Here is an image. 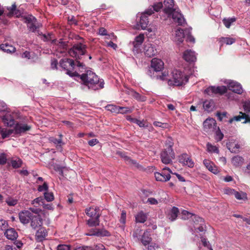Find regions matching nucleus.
<instances>
[{
	"mask_svg": "<svg viewBox=\"0 0 250 250\" xmlns=\"http://www.w3.org/2000/svg\"><path fill=\"white\" fill-rule=\"evenodd\" d=\"M80 77L82 83L89 89L96 90L104 87L103 81L100 80L97 75L91 70H87L85 73L76 76Z\"/></svg>",
	"mask_w": 250,
	"mask_h": 250,
	"instance_id": "1",
	"label": "nucleus"
},
{
	"mask_svg": "<svg viewBox=\"0 0 250 250\" xmlns=\"http://www.w3.org/2000/svg\"><path fill=\"white\" fill-rule=\"evenodd\" d=\"M164 62L160 59L153 58L151 60V66L153 70H149L147 74L151 78H156L157 80L165 81L168 80V73L165 71L161 75H155V73L161 71L164 68Z\"/></svg>",
	"mask_w": 250,
	"mask_h": 250,
	"instance_id": "2",
	"label": "nucleus"
},
{
	"mask_svg": "<svg viewBox=\"0 0 250 250\" xmlns=\"http://www.w3.org/2000/svg\"><path fill=\"white\" fill-rule=\"evenodd\" d=\"M164 12L168 16L172 15L174 21L178 25H182L185 23V19L182 14L176 9H173L174 0H164Z\"/></svg>",
	"mask_w": 250,
	"mask_h": 250,
	"instance_id": "3",
	"label": "nucleus"
},
{
	"mask_svg": "<svg viewBox=\"0 0 250 250\" xmlns=\"http://www.w3.org/2000/svg\"><path fill=\"white\" fill-rule=\"evenodd\" d=\"M87 46L82 42L75 43L72 47L69 49L68 52L69 55L76 58L81 59L82 56L85 55L87 52Z\"/></svg>",
	"mask_w": 250,
	"mask_h": 250,
	"instance_id": "4",
	"label": "nucleus"
},
{
	"mask_svg": "<svg viewBox=\"0 0 250 250\" xmlns=\"http://www.w3.org/2000/svg\"><path fill=\"white\" fill-rule=\"evenodd\" d=\"M172 78L169 79L168 78V84H174L175 85L179 86L185 84L188 82V77L185 75L180 71L178 70H174L172 73Z\"/></svg>",
	"mask_w": 250,
	"mask_h": 250,
	"instance_id": "5",
	"label": "nucleus"
},
{
	"mask_svg": "<svg viewBox=\"0 0 250 250\" xmlns=\"http://www.w3.org/2000/svg\"><path fill=\"white\" fill-rule=\"evenodd\" d=\"M60 66L64 70H66V74L71 77H74L78 75V73L76 72H71L69 69H73L75 67L74 61L70 59L65 58L60 60Z\"/></svg>",
	"mask_w": 250,
	"mask_h": 250,
	"instance_id": "6",
	"label": "nucleus"
},
{
	"mask_svg": "<svg viewBox=\"0 0 250 250\" xmlns=\"http://www.w3.org/2000/svg\"><path fill=\"white\" fill-rule=\"evenodd\" d=\"M25 22L27 24L28 29L32 32H37L38 35H41L38 29L42 26L41 24L37 22V19L32 15H29L25 18Z\"/></svg>",
	"mask_w": 250,
	"mask_h": 250,
	"instance_id": "7",
	"label": "nucleus"
},
{
	"mask_svg": "<svg viewBox=\"0 0 250 250\" xmlns=\"http://www.w3.org/2000/svg\"><path fill=\"white\" fill-rule=\"evenodd\" d=\"M170 173H172L171 170L167 167L163 168L161 172H155L154 176L157 181L167 182L170 179Z\"/></svg>",
	"mask_w": 250,
	"mask_h": 250,
	"instance_id": "8",
	"label": "nucleus"
},
{
	"mask_svg": "<svg viewBox=\"0 0 250 250\" xmlns=\"http://www.w3.org/2000/svg\"><path fill=\"white\" fill-rule=\"evenodd\" d=\"M144 53L147 57H153L157 53L155 45L150 43H145L144 47Z\"/></svg>",
	"mask_w": 250,
	"mask_h": 250,
	"instance_id": "9",
	"label": "nucleus"
},
{
	"mask_svg": "<svg viewBox=\"0 0 250 250\" xmlns=\"http://www.w3.org/2000/svg\"><path fill=\"white\" fill-rule=\"evenodd\" d=\"M225 83L228 85V88L230 90L238 94L242 93V87L241 84L237 82L231 80H227L225 82Z\"/></svg>",
	"mask_w": 250,
	"mask_h": 250,
	"instance_id": "10",
	"label": "nucleus"
},
{
	"mask_svg": "<svg viewBox=\"0 0 250 250\" xmlns=\"http://www.w3.org/2000/svg\"><path fill=\"white\" fill-rule=\"evenodd\" d=\"M153 14V11L151 8H149L143 13L140 17L139 24L142 29H145L148 23V21L147 15H151Z\"/></svg>",
	"mask_w": 250,
	"mask_h": 250,
	"instance_id": "11",
	"label": "nucleus"
},
{
	"mask_svg": "<svg viewBox=\"0 0 250 250\" xmlns=\"http://www.w3.org/2000/svg\"><path fill=\"white\" fill-rule=\"evenodd\" d=\"M33 214L29 210H23L19 213L20 222L23 224H28L32 217Z\"/></svg>",
	"mask_w": 250,
	"mask_h": 250,
	"instance_id": "12",
	"label": "nucleus"
},
{
	"mask_svg": "<svg viewBox=\"0 0 250 250\" xmlns=\"http://www.w3.org/2000/svg\"><path fill=\"white\" fill-rule=\"evenodd\" d=\"M86 214L90 218H100L101 213L100 208L98 207H92L85 209Z\"/></svg>",
	"mask_w": 250,
	"mask_h": 250,
	"instance_id": "13",
	"label": "nucleus"
},
{
	"mask_svg": "<svg viewBox=\"0 0 250 250\" xmlns=\"http://www.w3.org/2000/svg\"><path fill=\"white\" fill-rule=\"evenodd\" d=\"M183 58L187 62H194L196 60V56L193 51L187 50L183 53Z\"/></svg>",
	"mask_w": 250,
	"mask_h": 250,
	"instance_id": "14",
	"label": "nucleus"
},
{
	"mask_svg": "<svg viewBox=\"0 0 250 250\" xmlns=\"http://www.w3.org/2000/svg\"><path fill=\"white\" fill-rule=\"evenodd\" d=\"M145 37L143 34H140L136 37L135 40L132 42L133 46V51L137 52L138 49L143 42Z\"/></svg>",
	"mask_w": 250,
	"mask_h": 250,
	"instance_id": "15",
	"label": "nucleus"
},
{
	"mask_svg": "<svg viewBox=\"0 0 250 250\" xmlns=\"http://www.w3.org/2000/svg\"><path fill=\"white\" fill-rule=\"evenodd\" d=\"M30 221H31V227L33 229H37L39 227L41 226L42 224V219L39 215H34L33 214Z\"/></svg>",
	"mask_w": 250,
	"mask_h": 250,
	"instance_id": "16",
	"label": "nucleus"
},
{
	"mask_svg": "<svg viewBox=\"0 0 250 250\" xmlns=\"http://www.w3.org/2000/svg\"><path fill=\"white\" fill-rule=\"evenodd\" d=\"M240 114L241 115L234 116L233 118L230 119L229 120V123L231 124L234 121H241L243 119L244 120L243 122V123H250V117L248 115L242 112H240Z\"/></svg>",
	"mask_w": 250,
	"mask_h": 250,
	"instance_id": "17",
	"label": "nucleus"
},
{
	"mask_svg": "<svg viewBox=\"0 0 250 250\" xmlns=\"http://www.w3.org/2000/svg\"><path fill=\"white\" fill-rule=\"evenodd\" d=\"M216 125V121L213 118L207 119L203 123L204 130L208 131L214 128Z\"/></svg>",
	"mask_w": 250,
	"mask_h": 250,
	"instance_id": "18",
	"label": "nucleus"
},
{
	"mask_svg": "<svg viewBox=\"0 0 250 250\" xmlns=\"http://www.w3.org/2000/svg\"><path fill=\"white\" fill-rule=\"evenodd\" d=\"M124 161L125 163L130 165L132 167H133L140 170H144L145 168L142 165L139 164L136 161L132 160L130 158V157H124Z\"/></svg>",
	"mask_w": 250,
	"mask_h": 250,
	"instance_id": "19",
	"label": "nucleus"
},
{
	"mask_svg": "<svg viewBox=\"0 0 250 250\" xmlns=\"http://www.w3.org/2000/svg\"><path fill=\"white\" fill-rule=\"evenodd\" d=\"M31 126L26 124H17L15 126V134H20L29 130Z\"/></svg>",
	"mask_w": 250,
	"mask_h": 250,
	"instance_id": "20",
	"label": "nucleus"
},
{
	"mask_svg": "<svg viewBox=\"0 0 250 250\" xmlns=\"http://www.w3.org/2000/svg\"><path fill=\"white\" fill-rule=\"evenodd\" d=\"M4 234L7 239L12 241L15 240L18 236V233L15 229L13 228L7 229Z\"/></svg>",
	"mask_w": 250,
	"mask_h": 250,
	"instance_id": "21",
	"label": "nucleus"
},
{
	"mask_svg": "<svg viewBox=\"0 0 250 250\" xmlns=\"http://www.w3.org/2000/svg\"><path fill=\"white\" fill-rule=\"evenodd\" d=\"M204 164L207 168L214 174H217L218 172L217 167L214 165V163L208 160H204Z\"/></svg>",
	"mask_w": 250,
	"mask_h": 250,
	"instance_id": "22",
	"label": "nucleus"
},
{
	"mask_svg": "<svg viewBox=\"0 0 250 250\" xmlns=\"http://www.w3.org/2000/svg\"><path fill=\"white\" fill-rule=\"evenodd\" d=\"M2 119L4 124L8 126H12L15 125V120L9 113L3 116Z\"/></svg>",
	"mask_w": 250,
	"mask_h": 250,
	"instance_id": "23",
	"label": "nucleus"
},
{
	"mask_svg": "<svg viewBox=\"0 0 250 250\" xmlns=\"http://www.w3.org/2000/svg\"><path fill=\"white\" fill-rule=\"evenodd\" d=\"M185 38V33L183 30L178 28L176 31L175 36L174 37V41L178 43L183 42Z\"/></svg>",
	"mask_w": 250,
	"mask_h": 250,
	"instance_id": "24",
	"label": "nucleus"
},
{
	"mask_svg": "<svg viewBox=\"0 0 250 250\" xmlns=\"http://www.w3.org/2000/svg\"><path fill=\"white\" fill-rule=\"evenodd\" d=\"M228 149L232 153H237L240 148V145L235 143L234 141H229L227 143Z\"/></svg>",
	"mask_w": 250,
	"mask_h": 250,
	"instance_id": "25",
	"label": "nucleus"
},
{
	"mask_svg": "<svg viewBox=\"0 0 250 250\" xmlns=\"http://www.w3.org/2000/svg\"><path fill=\"white\" fill-rule=\"evenodd\" d=\"M179 210L178 208L173 207L167 214V217L171 221H174L179 214Z\"/></svg>",
	"mask_w": 250,
	"mask_h": 250,
	"instance_id": "26",
	"label": "nucleus"
},
{
	"mask_svg": "<svg viewBox=\"0 0 250 250\" xmlns=\"http://www.w3.org/2000/svg\"><path fill=\"white\" fill-rule=\"evenodd\" d=\"M150 234L147 230L145 231L141 237V241L144 246L148 245L151 241Z\"/></svg>",
	"mask_w": 250,
	"mask_h": 250,
	"instance_id": "27",
	"label": "nucleus"
},
{
	"mask_svg": "<svg viewBox=\"0 0 250 250\" xmlns=\"http://www.w3.org/2000/svg\"><path fill=\"white\" fill-rule=\"evenodd\" d=\"M179 161L184 165H187L189 167H193L194 166V161L191 157H181Z\"/></svg>",
	"mask_w": 250,
	"mask_h": 250,
	"instance_id": "28",
	"label": "nucleus"
},
{
	"mask_svg": "<svg viewBox=\"0 0 250 250\" xmlns=\"http://www.w3.org/2000/svg\"><path fill=\"white\" fill-rule=\"evenodd\" d=\"M166 148L165 150L161 153V156H172L174 155V152L172 149V145L170 144L166 145Z\"/></svg>",
	"mask_w": 250,
	"mask_h": 250,
	"instance_id": "29",
	"label": "nucleus"
},
{
	"mask_svg": "<svg viewBox=\"0 0 250 250\" xmlns=\"http://www.w3.org/2000/svg\"><path fill=\"white\" fill-rule=\"evenodd\" d=\"M136 222L143 223L147 219V215L143 211L139 212L135 216Z\"/></svg>",
	"mask_w": 250,
	"mask_h": 250,
	"instance_id": "30",
	"label": "nucleus"
},
{
	"mask_svg": "<svg viewBox=\"0 0 250 250\" xmlns=\"http://www.w3.org/2000/svg\"><path fill=\"white\" fill-rule=\"evenodd\" d=\"M0 49L7 53L14 52L16 50L14 46L7 43L1 44Z\"/></svg>",
	"mask_w": 250,
	"mask_h": 250,
	"instance_id": "31",
	"label": "nucleus"
},
{
	"mask_svg": "<svg viewBox=\"0 0 250 250\" xmlns=\"http://www.w3.org/2000/svg\"><path fill=\"white\" fill-rule=\"evenodd\" d=\"M220 42L221 43V46L224 43L227 45H231L235 42V39L233 38L222 37L220 39Z\"/></svg>",
	"mask_w": 250,
	"mask_h": 250,
	"instance_id": "32",
	"label": "nucleus"
},
{
	"mask_svg": "<svg viewBox=\"0 0 250 250\" xmlns=\"http://www.w3.org/2000/svg\"><path fill=\"white\" fill-rule=\"evenodd\" d=\"M213 107L214 102L212 100H206L203 103V107L207 111H211Z\"/></svg>",
	"mask_w": 250,
	"mask_h": 250,
	"instance_id": "33",
	"label": "nucleus"
},
{
	"mask_svg": "<svg viewBox=\"0 0 250 250\" xmlns=\"http://www.w3.org/2000/svg\"><path fill=\"white\" fill-rule=\"evenodd\" d=\"M99 224V218H91L87 221V224L90 227L98 226Z\"/></svg>",
	"mask_w": 250,
	"mask_h": 250,
	"instance_id": "34",
	"label": "nucleus"
},
{
	"mask_svg": "<svg viewBox=\"0 0 250 250\" xmlns=\"http://www.w3.org/2000/svg\"><path fill=\"white\" fill-rule=\"evenodd\" d=\"M132 96L134 98L139 102H145L147 99L146 96L141 95L139 93L135 91H132Z\"/></svg>",
	"mask_w": 250,
	"mask_h": 250,
	"instance_id": "35",
	"label": "nucleus"
},
{
	"mask_svg": "<svg viewBox=\"0 0 250 250\" xmlns=\"http://www.w3.org/2000/svg\"><path fill=\"white\" fill-rule=\"evenodd\" d=\"M15 134V127L14 129H6L1 130V135L3 138L9 137L12 134Z\"/></svg>",
	"mask_w": 250,
	"mask_h": 250,
	"instance_id": "36",
	"label": "nucleus"
},
{
	"mask_svg": "<svg viewBox=\"0 0 250 250\" xmlns=\"http://www.w3.org/2000/svg\"><path fill=\"white\" fill-rule=\"evenodd\" d=\"M243 157H232L231 162L235 167L240 166L243 163Z\"/></svg>",
	"mask_w": 250,
	"mask_h": 250,
	"instance_id": "37",
	"label": "nucleus"
},
{
	"mask_svg": "<svg viewBox=\"0 0 250 250\" xmlns=\"http://www.w3.org/2000/svg\"><path fill=\"white\" fill-rule=\"evenodd\" d=\"M236 21V18H224L223 20V22L225 26L228 28H229L230 26H231V23L235 22Z\"/></svg>",
	"mask_w": 250,
	"mask_h": 250,
	"instance_id": "38",
	"label": "nucleus"
},
{
	"mask_svg": "<svg viewBox=\"0 0 250 250\" xmlns=\"http://www.w3.org/2000/svg\"><path fill=\"white\" fill-rule=\"evenodd\" d=\"M36 236L40 240H42L46 236V232L44 228L40 229L37 232Z\"/></svg>",
	"mask_w": 250,
	"mask_h": 250,
	"instance_id": "39",
	"label": "nucleus"
},
{
	"mask_svg": "<svg viewBox=\"0 0 250 250\" xmlns=\"http://www.w3.org/2000/svg\"><path fill=\"white\" fill-rule=\"evenodd\" d=\"M59 136H60V139H57L56 138H55L54 137H51L49 139V141L53 143L54 145H56V146H61L62 145H63V143H62V134H60L59 135Z\"/></svg>",
	"mask_w": 250,
	"mask_h": 250,
	"instance_id": "40",
	"label": "nucleus"
},
{
	"mask_svg": "<svg viewBox=\"0 0 250 250\" xmlns=\"http://www.w3.org/2000/svg\"><path fill=\"white\" fill-rule=\"evenodd\" d=\"M7 10H8L9 12L8 13L6 14L9 17H11L13 15L17 14V13L16 12V5L15 3L12 4L11 6L7 7Z\"/></svg>",
	"mask_w": 250,
	"mask_h": 250,
	"instance_id": "41",
	"label": "nucleus"
},
{
	"mask_svg": "<svg viewBox=\"0 0 250 250\" xmlns=\"http://www.w3.org/2000/svg\"><path fill=\"white\" fill-rule=\"evenodd\" d=\"M119 107L120 106L113 104H109L106 106V109L111 111V112L119 113Z\"/></svg>",
	"mask_w": 250,
	"mask_h": 250,
	"instance_id": "42",
	"label": "nucleus"
},
{
	"mask_svg": "<svg viewBox=\"0 0 250 250\" xmlns=\"http://www.w3.org/2000/svg\"><path fill=\"white\" fill-rule=\"evenodd\" d=\"M110 233L104 229H98V232L97 233V236L103 237V236H110Z\"/></svg>",
	"mask_w": 250,
	"mask_h": 250,
	"instance_id": "43",
	"label": "nucleus"
},
{
	"mask_svg": "<svg viewBox=\"0 0 250 250\" xmlns=\"http://www.w3.org/2000/svg\"><path fill=\"white\" fill-rule=\"evenodd\" d=\"M22 163V161L20 159H18V160H12L11 161V166L14 168L20 167L21 166Z\"/></svg>",
	"mask_w": 250,
	"mask_h": 250,
	"instance_id": "44",
	"label": "nucleus"
},
{
	"mask_svg": "<svg viewBox=\"0 0 250 250\" xmlns=\"http://www.w3.org/2000/svg\"><path fill=\"white\" fill-rule=\"evenodd\" d=\"M207 150L208 152L218 153V149L216 146L212 145L210 143H208L207 145Z\"/></svg>",
	"mask_w": 250,
	"mask_h": 250,
	"instance_id": "45",
	"label": "nucleus"
},
{
	"mask_svg": "<svg viewBox=\"0 0 250 250\" xmlns=\"http://www.w3.org/2000/svg\"><path fill=\"white\" fill-rule=\"evenodd\" d=\"M44 199L47 202H51L54 199V195L52 192H45L44 193Z\"/></svg>",
	"mask_w": 250,
	"mask_h": 250,
	"instance_id": "46",
	"label": "nucleus"
},
{
	"mask_svg": "<svg viewBox=\"0 0 250 250\" xmlns=\"http://www.w3.org/2000/svg\"><path fill=\"white\" fill-rule=\"evenodd\" d=\"M205 92L209 95L216 94V87L214 86H209L205 90Z\"/></svg>",
	"mask_w": 250,
	"mask_h": 250,
	"instance_id": "47",
	"label": "nucleus"
},
{
	"mask_svg": "<svg viewBox=\"0 0 250 250\" xmlns=\"http://www.w3.org/2000/svg\"><path fill=\"white\" fill-rule=\"evenodd\" d=\"M58 47L62 48V50H60L61 52H64L65 50H66V46L67 45V43L66 42H63L62 39H61L57 44Z\"/></svg>",
	"mask_w": 250,
	"mask_h": 250,
	"instance_id": "48",
	"label": "nucleus"
},
{
	"mask_svg": "<svg viewBox=\"0 0 250 250\" xmlns=\"http://www.w3.org/2000/svg\"><path fill=\"white\" fill-rule=\"evenodd\" d=\"M216 94H223L227 92V88L225 86L216 87Z\"/></svg>",
	"mask_w": 250,
	"mask_h": 250,
	"instance_id": "49",
	"label": "nucleus"
},
{
	"mask_svg": "<svg viewBox=\"0 0 250 250\" xmlns=\"http://www.w3.org/2000/svg\"><path fill=\"white\" fill-rule=\"evenodd\" d=\"M163 7V4L162 2H159L154 4V5L151 8L152 10L153 11V13H154V11L156 12H158L160 9L162 8Z\"/></svg>",
	"mask_w": 250,
	"mask_h": 250,
	"instance_id": "50",
	"label": "nucleus"
},
{
	"mask_svg": "<svg viewBox=\"0 0 250 250\" xmlns=\"http://www.w3.org/2000/svg\"><path fill=\"white\" fill-rule=\"evenodd\" d=\"M119 113L125 114L127 113H131L132 109L128 107H119Z\"/></svg>",
	"mask_w": 250,
	"mask_h": 250,
	"instance_id": "51",
	"label": "nucleus"
},
{
	"mask_svg": "<svg viewBox=\"0 0 250 250\" xmlns=\"http://www.w3.org/2000/svg\"><path fill=\"white\" fill-rule=\"evenodd\" d=\"M193 219L194 222L196 224H199L200 225H203L204 224V219L198 216H194Z\"/></svg>",
	"mask_w": 250,
	"mask_h": 250,
	"instance_id": "52",
	"label": "nucleus"
},
{
	"mask_svg": "<svg viewBox=\"0 0 250 250\" xmlns=\"http://www.w3.org/2000/svg\"><path fill=\"white\" fill-rule=\"evenodd\" d=\"M6 202L9 206H14L17 204L18 200L13 198H8L6 200Z\"/></svg>",
	"mask_w": 250,
	"mask_h": 250,
	"instance_id": "53",
	"label": "nucleus"
},
{
	"mask_svg": "<svg viewBox=\"0 0 250 250\" xmlns=\"http://www.w3.org/2000/svg\"><path fill=\"white\" fill-rule=\"evenodd\" d=\"M223 134L218 128V130L216 131V140L218 141H220L223 138Z\"/></svg>",
	"mask_w": 250,
	"mask_h": 250,
	"instance_id": "54",
	"label": "nucleus"
},
{
	"mask_svg": "<svg viewBox=\"0 0 250 250\" xmlns=\"http://www.w3.org/2000/svg\"><path fill=\"white\" fill-rule=\"evenodd\" d=\"M8 226L7 222L4 220H0V229L1 230H6Z\"/></svg>",
	"mask_w": 250,
	"mask_h": 250,
	"instance_id": "55",
	"label": "nucleus"
},
{
	"mask_svg": "<svg viewBox=\"0 0 250 250\" xmlns=\"http://www.w3.org/2000/svg\"><path fill=\"white\" fill-rule=\"evenodd\" d=\"M126 221V212L125 210H123L121 213L120 222L125 225Z\"/></svg>",
	"mask_w": 250,
	"mask_h": 250,
	"instance_id": "56",
	"label": "nucleus"
},
{
	"mask_svg": "<svg viewBox=\"0 0 250 250\" xmlns=\"http://www.w3.org/2000/svg\"><path fill=\"white\" fill-rule=\"evenodd\" d=\"M44 202V199L42 197H39L36 199H35L32 201V204H38L39 205H42L43 203Z\"/></svg>",
	"mask_w": 250,
	"mask_h": 250,
	"instance_id": "57",
	"label": "nucleus"
},
{
	"mask_svg": "<svg viewBox=\"0 0 250 250\" xmlns=\"http://www.w3.org/2000/svg\"><path fill=\"white\" fill-rule=\"evenodd\" d=\"M98 229L97 228H94L90 229L89 230L88 233L86 234L88 236H97V233H98Z\"/></svg>",
	"mask_w": 250,
	"mask_h": 250,
	"instance_id": "58",
	"label": "nucleus"
},
{
	"mask_svg": "<svg viewBox=\"0 0 250 250\" xmlns=\"http://www.w3.org/2000/svg\"><path fill=\"white\" fill-rule=\"evenodd\" d=\"M243 107L246 112H250V101L245 102L243 104Z\"/></svg>",
	"mask_w": 250,
	"mask_h": 250,
	"instance_id": "59",
	"label": "nucleus"
},
{
	"mask_svg": "<svg viewBox=\"0 0 250 250\" xmlns=\"http://www.w3.org/2000/svg\"><path fill=\"white\" fill-rule=\"evenodd\" d=\"M48 190V185L46 183L44 182L42 185L39 186L38 188V190L39 191H42L43 190L47 191Z\"/></svg>",
	"mask_w": 250,
	"mask_h": 250,
	"instance_id": "60",
	"label": "nucleus"
},
{
	"mask_svg": "<svg viewBox=\"0 0 250 250\" xmlns=\"http://www.w3.org/2000/svg\"><path fill=\"white\" fill-rule=\"evenodd\" d=\"M70 247L66 245H60L58 246L57 250H70Z\"/></svg>",
	"mask_w": 250,
	"mask_h": 250,
	"instance_id": "61",
	"label": "nucleus"
},
{
	"mask_svg": "<svg viewBox=\"0 0 250 250\" xmlns=\"http://www.w3.org/2000/svg\"><path fill=\"white\" fill-rule=\"evenodd\" d=\"M234 194L235 197L237 199H238V200H241V199H243L244 195H245L243 193H240L237 191H235Z\"/></svg>",
	"mask_w": 250,
	"mask_h": 250,
	"instance_id": "62",
	"label": "nucleus"
},
{
	"mask_svg": "<svg viewBox=\"0 0 250 250\" xmlns=\"http://www.w3.org/2000/svg\"><path fill=\"white\" fill-rule=\"evenodd\" d=\"M161 160L165 164H169L172 162L170 157H161Z\"/></svg>",
	"mask_w": 250,
	"mask_h": 250,
	"instance_id": "63",
	"label": "nucleus"
},
{
	"mask_svg": "<svg viewBox=\"0 0 250 250\" xmlns=\"http://www.w3.org/2000/svg\"><path fill=\"white\" fill-rule=\"evenodd\" d=\"M92 248L89 246H81L78 247L76 249V250H92Z\"/></svg>",
	"mask_w": 250,
	"mask_h": 250,
	"instance_id": "64",
	"label": "nucleus"
}]
</instances>
